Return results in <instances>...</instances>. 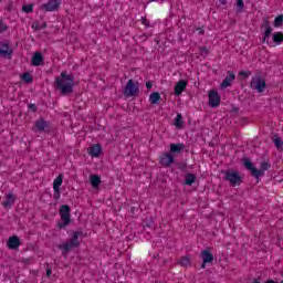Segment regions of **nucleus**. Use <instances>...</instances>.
<instances>
[{
	"instance_id": "obj_1",
	"label": "nucleus",
	"mask_w": 283,
	"mask_h": 283,
	"mask_svg": "<svg viewBox=\"0 0 283 283\" xmlns=\"http://www.w3.org/2000/svg\"><path fill=\"white\" fill-rule=\"evenodd\" d=\"M54 87L62 96H67L74 92V75L67 74L66 71L62 72L59 77L55 78Z\"/></svg>"
},
{
	"instance_id": "obj_2",
	"label": "nucleus",
	"mask_w": 283,
	"mask_h": 283,
	"mask_svg": "<svg viewBox=\"0 0 283 283\" xmlns=\"http://www.w3.org/2000/svg\"><path fill=\"white\" fill-rule=\"evenodd\" d=\"M223 180H227L231 185V187H238L242 185V176L238 170H226Z\"/></svg>"
},
{
	"instance_id": "obj_3",
	"label": "nucleus",
	"mask_w": 283,
	"mask_h": 283,
	"mask_svg": "<svg viewBox=\"0 0 283 283\" xmlns=\"http://www.w3.org/2000/svg\"><path fill=\"white\" fill-rule=\"evenodd\" d=\"M77 247H81V241H78L76 234H73L69 242L57 245V249L62 251V255H65V253H69V251H72V249H76Z\"/></svg>"
},
{
	"instance_id": "obj_4",
	"label": "nucleus",
	"mask_w": 283,
	"mask_h": 283,
	"mask_svg": "<svg viewBox=\"0 0 283 283\" xmlns=\"http://www.w3.org/2000/svg\"><path fill=\"white\" fill-rule=\"evenodd\" d=\"M251 90L262 94L266 90V81L259 74L252 77L250 83Z\"/></svg>"
},
{
	"instance_id": "obj_5",
	"label": "nucleus",
	"mask_w": 283,
	"mask_h": 283,
	"mask_svg": "<svg viewBox=\"0 0 283 283\" xmlns=\"http://www.w3.org/2000/svg\"><path fill=\"white\" fill-rule=\"evenodd\" d=\"M138 92H140L138 82L128 80L124 87V96H138Z\"/></svg>"
},
{
	"instance_id": "obj_6",
	"label": "nucleus",
	"mask_w": 283,
	"mask_h": 283,
	"mask_svg": "<svg viewBox=\"0 0 283 283\" xmlns=\"http://www.w3.org/2000/svg\"><path fill=\"white\" fill-rule=\"evenodd\" d=\"M61 8V0H49L46 3L41 4L40 10L43 12H56Z\"/></svg>"
},
{
	"instance_id": "obj_7",
	"label": "nucleus",
	"mask_w": 283,
	"mask_h": 283,
	"mask_svg": "<svg viewBox=\"0 0 283 283\" xmlns=\"http://www.w3.org/2000/svg\"><path fill=\"white\" fill-rule=\"evenodd\" d=\"M200 258L202 260L201 269H207V264L213 263V253H211V250L209 248L201 251Z\"/></svg>"
},
{
	"instance_id": "obj_8",
	"label": "nucleus",
	"mask_w": 283,
	"mask_h": 283,
	"mask_svg": "<svg viewBox=\"0 0 283 283\" xmlns=\"http://www.w3.org/2000/svg\"><path fill=\"white\" fill-rule=\"evenodd\" d=\"M261 28L264 31L263 33V43L266 42V39H269V36H271L272 32H273V27H271V21H269V17H264L261 23Z\"/></svg>"
},
{
	"instance_id": "obj_9",
	"label": "nucleus",
	"mask_w": 283,
	"mask_h": 283,
	"mask_svg": "<svg viewBox=\"0 0 283 283\" xmlns=\"http://www.w3.org/2000/svg\"><path fill=\"white\" fill-rule=\"evenodd\" d=\"M208 105L210 107H220V94H218V91L212 90L208 94Z\"/></svg>"
},
{
	"instance_id": "obj_10",
	"label": "nucleus",
	"mask_w": 283,
	"mask_h": 283,
	"mask_svg": "<svg viewBox=\"0 0 283 283\" xmlns=\"http://www.w3.org/2000/svg\"><path fill=\"white\" fill-rule=\"evenodd\" d=\"M243 165H244L245 169H248V171H250V174H251V176H253V178H260V175H262V171H258V168H255L253 166V163L250 161L249 158L243 159Z\"/></svg>"
},
{
	"instance_id": "obj_11",
	"label": "nucleus",
	"mask_w": 283,
	"mask_h": 283,
	"mask_svg": "<svg viewBox=\"0 0 283 283\" xmlns=\"http://www.w3.org/2000/svg\"><path fill=\"white\" fill-rule=\"evenodd\" d=\"M159 163L163 167H171L176 163V158L170 153H165L160 156Z\"/></svg>"
},
{
	"instance_id": "obj_12",
	"label": "nucleus",
	"mask_w": 283,
	"mask_h": 283,
	"mask_svg": "<svg viewBox=\"0 0 283 283\" xmlns=\"http://www.w3.org/2000/svg\"><path fill=\"white\" fill-rule=\"evenodd\" d=\"M7 247L11 251H17V249L21 247V239H19V237L17 235L10 237L9 240L7 241Z\"/></svg>"
},
{
	"instance_id": "obj_13",
	"label": "nucleus",
	"mask_w": 283,
	"mask_h": 283,
	"mask_svg": "<svg viewBox=\"0 0 283 283\" xmlns=\"http://www.w3.org/2000/svg\"><path fill=\"white\" fill-rule=\"evenodd\" d=\"M233 81H235V74H233V72L229 71L228 75L220 84L221 90H227V87H231Z\"/></svg>"
},
{
	"instance_id": "obj_14",
	"label": "nucleus",
	"mask_w": 283,
	"mask_h": 283,
	"mask_svg": "<svg viewBox=\"0 0 283 283\" xmlns=\"http://www.w3.org/2000/svg\"><path fill=\"white\" fill-rule=\"evenodd\" d=\"M185 151V144H170V154L171 156H180Z\"/></svg>"
},
{
	"instance_id": "obj_15",
	"label": "nucleus",
	"mask_w": 283,
	"mask_h": 283,
	"mask_svg": "<svg viewBox=\"0 0 283 283\" xmlns=\"http://www.w3.org/2000/svg\"><path fill=\"white\" fill-rule=\"evenodd\" d=\"M70 213H62L61 220L57 222L59 229H65L70 222H72V218L70 217Z\"/></svg>"
},
{
	"instance_id": "obj_16",
	"label": "nucleus",
	"mask_w": 283,
	"mask_h": 283,
	"mask_svg": "<svg viewBox=\"0 0 283 283\" xmlns=\"http://www.w3.org/2000/svg\"><path fill=\"white\" fill-rule=\"evenodd\" d=\"M103 151V148L101 147V144H95L90 148V156H92V158H98V156H101V153Z\"/></svg>"
},
{
	"instance_id": "obj_17",
	"label": "nucleus",
	"mask_w": 283,
	"mask_h": 283,
	"mask_svg": "<svg viewBox=\"0 0 283 283\" xmlns=\"http://www.w3.org/2000/svg\"><path fill=\"white\" fill-rule=\"evenodd\" d=\"M184 90H187V81L180 80L175 85V94H176V96H180V94H182Z\"/></svg>"
},
{
	"instance_id": "obj_18",
	"label": "nucleus",
	"mask_w": 283,
	"mask_h": 283,
	"mask_svg": "<svg viewBox=\"0 0 283 283\" xmlns=\"http://www.w3.org/2000/svg\"><path fill=\"white\" fill-rule=\"evenodd\" d=\"M43 63V54L41 52H35L31 59V65L39 67Z\"/></svg>"
},
{
	"instance_id": "obj_19",
	"label": "nucleus",
	"mask_w": 283,
	"mask_h": 283,
	"mask_svg": "<svg viewBox=\"0 0 283 283\" xmlns=\"http://www.w3.org/2000/svg\"><path fill=\"white\" fill-rule=\"evenodd\" d=\"M10 54H12V51H10V44L9 43L0 44V56H10Z\"/></svg>"
},
{
	"instance_id": "obj_20",
	"label": "nucleus",
	"mask_w": 283,
	"mask_h": 283,
	"mask_svg": "<svg viewBox=\"0 0 283 283\" xmlns=\"http://www.w3.org/2000/svg\"><path fill=\"white\" fill-rule=\"evenodd\" d=\"M48 127H50V124L48 122H45L44 119H38L35 122V128L38 129V132H45V129H48Z\"/></svg>"
},
{
	"instance_id": "obj_21",
	"label": "nucleus",
	"mask_w": 283,
	"mask_h": 283,
	"mask_svg": "<svg viewBox=\"0 0 283 283\" xmlns=\"http://www.w3.org/2000/svg\"><path fill=\"white\" fill-rule=\"evenodd\" d=\"M14 195L9 193L6 198L4 201H2V206L4 207V209H10V207H12V205H14Z\"/></svg>"
},
{
	"instance_id": "obj_22",
	"label": "nucleus",
	"mask_w": 283,
	"mask_h": 283,
	"mask_svg": "<svg viewBox=\"0 0 283 283\" xmlns=\"http://www.w3.org/2000/svg\"><path fill=\"white\" fill-rule=\"evenodd\" d=\"M90 180L93 189H98V187H101V177L98 175H91Z\"/></svg>"
},
{
	"instance_id": "obj_23",
	"label": "nucleus",
	"mask_w": 283,
	"mask_h": 283,
	"mask_svg": "<svg viewBox=\"0 0 283 283\" xmlns=\"http://www.w3.org/2000/svg\"><path fill=\"white\" fill-rule=\"evenodd\" d=\"M196 180H198V177H196V175L187 174L185 178V185H187L188 187H191V185H193Z\"/></svg>"
},
{
	"instance_id": "obj_24",
	"label": "nucleus",
	"mask_w": 283,
	"mask_h": 283,
	"mask_svg": "<svg viewBox=\"0 0 283 283\" xmlns=\"http://www.w3.org/2000/svg\"><path fill=\"white\" fill-rule=\"evenodd\" d=\"M175 127H177V129H182L185 122H182V114L178 113L175 122H174Z\"/></svg>"
},
{
	"instance_id": "obj_25",
	"label": "nucleus",
	"mask_w": 283,
	"mask_h": 283,
	"mask_svg": "<svg viewBox=\"0 0 283 283\" xmlns=\"http://www.w3.org/2000/svg\"><path fill=\"white\" fill-rule=\"evenodd\" d=\"M273 42L276 43V45H280V43H283V33L282 32H274L272 34Z\"/></svg>"
},
{
	"instance_id": "obj_26",
	"label": "nucleus",
	"mask_w": 283,
	"mask_h": 283,
	"mask_svg": "<svg viewBox=\"0 0 283 283\" xmlns=\"http://www.w3.org/2000/svg\"><path fill=\"white\" fill-rule=\"evenodd\" d=\"M273 143L279 151H283V140L282 137H277V135L274 136Z\"/></svg>"
},
{
	"instance_id": "obj_27",
	"label": "nucleus",
	"mask_w": 283,
	"mask_h": 283,
	"mask_svg": "<svg viewBox=\"0 0 283 283\" xmlns=\"http://www.w3.org/2000/svg\"><path fill=\"white\" fill-rule=\"evenodd\" d=\"M271 169V164L269 161H262L261 163V168L258 169V171H261L260 177L264 176L265 171H269Z\"/></svg>"
},
{
	"instance_id": "obj_28",
	"label": "nucleus",
	"mask_w": 283,
	"mask_h": 283,
	"mask_svg": "<svg viewBox=\"0 0 283 283\" xmlns=\"http://www.w3.org/2000/svg\"><path fill=\"white\" fill-rule=\"evenodd\" d=\"M160 98H161L160 93H158V92H154L149 96V101H150L151 105L158 104V101H160Z\"/></svg>"
},
{
	"instance_id": "obj_29",
	"label": "nucleus",
	"mask_w": 283,
	"mask_h": 283,
	"mask_svg": "<svg viewBox=\"0 0 283 283\" xmlns=\"http://www.w3.org/2000/svg\"><path fill=\"white\" fill-rule=\"evenodd\" d=\"M61 185H63V175H59L53 181V189H61Z\"/></svg>"
},
{
	"instance_id": "obj_30",
	"label": "nucleus",
	"mask_w": 283,
	"mask_h": 283,
	"mask_svg": "<svg viewBox=\"0 0 283 283\" xmlns=\"http://www.w3.org/2000/svg\"><path fill=\"white\" fill-rule=\"evenodd\" d=\"M178 264H180V266H190L191 265V259L189 256H182L178 261Z\"/></svg>"
},
{
	"instance_id": "obj_31",
	"label": "nucleus",
	"mask_w": 283,
	"mask_h": 283,
	"mask_svg": "<svg viewBox=\"0 0 283 283\" xmlns=\"http://www.w3.org/2000/svg\"><path fill=\"white\" fill-rule=\"evenodd\" d=\"M143 224H144V227L151 229V227H154V217H151V216L146 217Z\"/></svg>"
},
{
	"instance_id": "obj_32",
	"label": "nucleus",
	"mask_w": 283,
	"mask_h": 283,
	"mask_svg": "<svg viewBox=\"0 0 283 283\" xmlns=\"http://www.w3.org/2000/svg\"><path fill=\"white\" fill-rule=\"evenodd\" d=\"M273 25H274V28H282V25H283V14H280L274 19Z\"/></svg>"
},
{
	"instance_id": "obj_33",
	"label": "nucleus",
	"mask_w": 283,
	"mask_h": 283,
	"mask_svg": "<svg viewBox=\"0 0 283 283\" xmlns=\"http://www.w3.org/2000/svg\"><path fill=\"white\" fill-rule=\"evenodd\" d=\"M22 81L24 83H32L34 81V77H32V75L30 73H23Z\"/></svg>"
},
{
	"instance_id": "obj_34",
	"label": "nucleus",
	"mask_w": 283,
	"mask_h": 283,
	"mask_svg": "<svg viewBox=\"0 0 283 283\" xmlns=\"http://www.w3.org/2000/svg\"><path fill=\"white\" fill-rule=\"evenodd\" d=\"M22 11L27 14H30V12H34V6L33 4H24L22 7Z\"/></svg>"
},
{
	"instance_id": "obj_35",
	"label": "nucleus",
	"mask_w": 283,
	"mask_h": 283,
	"mask_svg": "<svg viewBox=\"0 0 283 283\" xmlns=\"http://www.w3.org/2000/svg\"><path fill=\"white\" fill-rule=\"evenodd\" d=\"M72 209L67 205H63L60 207V213H70Z\"/></svg>"
},
{
	"instance_id": "obj_36",
	"label": "nucleus",
	"mask_w": 283,
	"mask_h": 283,
	"mask_svg": "<svg viewBox=\"0 0 283 283\" xmlns=\"http://www.w3.org/2000/svg\"><path fill=\"white\" fill-rule=\"evenodd\" d=\"M54 193H53V198L54 200H59L61 198V189H53Z\"/></svg>"
},
{
	"instance_id": "obj_37",
	"label": "nucleus",
	"mask_w": 283,
	"mask_h": 283,
	"mask_svg": "<svg viewBox=\"0 0 283 283\" xmlns=\"http://www.w3.org/2000/svg\"><path fill=\"white\" fill-rule=\"evenodd\" d=\"M239 76H244V78H249V76H251V72H250V71H248V72L241 71V72L239 73Z\"/></svg>"
},
{
	"instance_id": "obj_38",
	"label": "nucleus",
	"mask_w": 283,
	"mask_h": 283,
	"mask_svg": "<svg viewBox=\"0 0 283 283\" xmlns=\"http://www.w3.org/2000/svg\"><path fill=\"white\" fill-rule=\"evenodd\" d=\"M237 7H238L239 11H241L242 8H244V1H242V0H237Z\"/></svg>"
},
{
	"instance_id": "obj_39",
	"label": "nucleus",
	"mask_w": 283,
	"mask_h": 283,
	"mask_svg": "<svg viewBox=\"0 0 283 283\" xmlns=\"http://www.w3.org/2000/svg\"><path fill=\"white\" fill-rule=\"evenodd\" d=\"M32 29L33 30H41V24H39V22L33 23Z\"/></svg>"
},
{
	"instance_id": "obj_40",
	"label": "nucleus",
	"mask_w": 283,
	"mask_h": 283,
	"mask_svg": "<svg viewBox=\"0 0 283 283\" xmlns=\"http://www.w3.org/2000/svg\"><path fill=\"white\" fill-rule=\"evenodd\" d=\"M73 234L81 238L83 235V230H76Z\"/></svg>"
},
{
	"instance_id": "obj_41",
	"label": "nucleus",
	"mask_w": 283,
	"mask_h": 283,
	"mask_svg": "<svg viewBox=\"0 0 283 283\" xmlns=\"http://www.w3.org/2000/svg\"><path fill=\"white\" fill-rule=\"evenodd\" d=\"M8 30V27L3 23H0V32H6Z\"/></svg>"
},
{
	"instance_id": "obj_42",
	"label": "nucleus",
	"mask_w": 283,
	"mask_h": 283,
	"mask_svg": "<svg viewBox=\"0 0 283 283\" xmlns=\"http://www.w3.org/2000/svg\"><path fill=\"white\" fill-rule=\"evenodd\" d=\"M147 90H151L154 87V84L151 82H146Z\"/></svg>"
},
{
	"instance_id": "obj_43",
	"label": "nucleus",
	"mask_w": 283,
	"mask_h": 283,
	"mask_svg": "<svg viewBox=\"0 0 283 283\" xmlns=\"http://www.w3.org/2000/svg\"><path fill=\"white\" fill-rule=\"evenodd\" d=\"M29 109H32L33 112H36V106L34 104H30Z\"/></svg>"
},
{
	"instance_id": "obj_44",
	"label": "nucleus",
	"mask_w": 283,
	"mask_h": 283,
	"mask_svg": "<svg viewBox=\"0 0 283 283\" xmlns=\"http://www.w3.org/2000/svg\"><path fill=\"white\" fill-rule=\"evenodd\" d=\"M52 276V269H48L46 270V277H51Z\"/></svg>"
},
{
	"instance_id": "obj_45",
	"label": "nucleus",
	"mask_w": 283,
	"mask_h": 283,
	"mask_svg": "<svg viewBox=\"0 0 283 283\" xmlns=\"http://www.w3.org/2000/svg\"><path fill=\"white\" fill-rule=\"evenodd\" d=\"M201 52H203L205 54L209 53V50L207 49V46L201 48Z\"/></svg>"
},
{
	"instance_id": "obj_46",
	"label": "nucleus",
	"mask_w": 283,
	"mask_h": 283,
	"mask_svg": "<svg viewBox=\"0 0 283 283\" xmlns=\"http://www.w3.org/2000/svg\"><path fill=\"white\" fill-rule=\"evenodd\" d=\"M40 28H41V30L48 28V23L44 22L42 25H40Z\"/></svg>"
},
{
	"instance_id": "obj_47",
	"label": "nucleus",
	"mask_w": 283,
	"mask_h": 283,
	"mask_svg": "<svg viewBox=\"0 0 283 283\" xmlns=\"http://www.w3.org/2000/svg\"><path fill=\"white\" fill-rule=\"evenodd\" d=\"M222 6H227V0H219Z\"/></svg>"
},
{
	"instance_id": "obj_48",
	"label": "nucleus",
	"mask_w": 283,
	"mask_h": 283,
	"mask_svg": "<svg viewBox=\"0 0 283 283\" xmlns=\"http://www.w3.org/2000/svg\"><path fill=\"white\" fill-rule=\"evenodd\" d=\"M265 283H276L274 280H268Z\"/></svg>"
}]
</instances>
